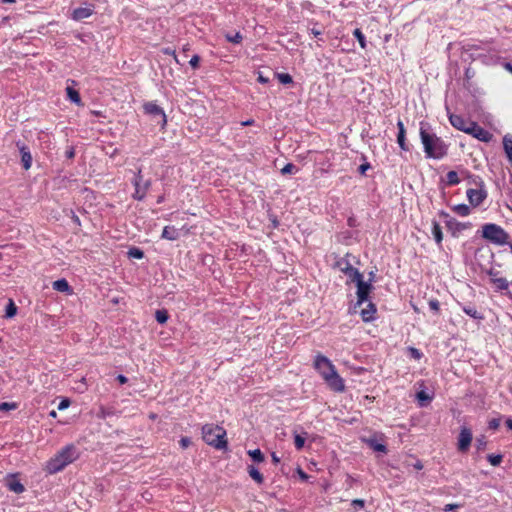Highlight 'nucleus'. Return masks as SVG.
I'll use <instances>...</instances> for the list:
<instances>
[{"mask_svg":"<svg viewBox=\"0 0 512 512\" xmlns=\"http://www.w3.org/2000/svg\"><path fill=\"white\" fill-rule=\"evenodd\" d=\"M314 367L331 390L335 392L345 390L344 379L338 374L335 366L327 357L317 355L314 360Z\"/></svg>","mask_w":512,"mask_h":512,"instance_id":"obj_1","label":"nucleus"},{"mask_svg":"<svg viewBox=\"0 0 512 512\" xmlns=\"http://www.w3.org/2000/svg\"><path fill=\"white\" fill-rule=\"evenodd\" d=\"M79 453L74 445L62 448L54 457L47 461L45 470L49 474H55L63 470L67 465L75 461Z\"/></svg>","mask_w":512,"mask_h":512,"instance_id":"obj_2","label":"nucleus"},{"mask_svg":"<svg viewBox=\"0 0 512 512\" xmlns=\"http://www.w3.org/2000/svg\"><path fill=\"white\" fill-rule=\"evenodd\" d=\"M420 138L424 151L429 158L440 159L446 152V145L435 134L428 132L423 126L420 128Z\"/></svg>","mask_w":512,"mask_h":512,"instance_id":"obj_3","label":"nucleus"},{"mask_svg":"<svg viewBox=\"0 0 512 512\" xmlns=\"http://www.w3.org/2000/svg\"><path fill=\"white\" fill-rule=\"evenodd\" d=\"M202 437L208 445L216 449H224L227 447V441L225 440L226 431L218 425H204L202 428Z\"/></svg>","mask_w":512,"mask_h":512,"instance_id":"obj_4","label":"nucleus"},{"mask_svg":"<svg viewBox=\"0 0 512 512\" xmlns=\"http://www.w3.org/2000/svg\"><path fill=\"white\" fill-rule=\"evenodd\" d=\"M482 237L497 245H504L509 240L508 233L502 227L493 223L485 224L482 227Z\"/></svg>","mask_w":512,"mask_h":512,"instance_id":"obj_5","label":"nucleus"},{"mask_svg":"<svg viewBox=\"0 0 512 512\" xmlns=\"http://www.w3.org/2000/svg\"><path fill=\"white\" fill-rule=\"evenodd\" d=\"M357 286V302L355 304V307H361L366 302L369 301L368 297L372 290V285L368 282H365L363 279L356 282Z\"/></svg>","mask_w":512,"mask_h":512,"instance_id":"obj_6","label":"nucleus"},{"mask_svg":"<svg viewBox=\"0 0 512 512\" xmlns=\"http://www.w3.org/2000/svg\"><path fill=\"white\" fill-rule=\"evenodd\" d=\"M467 134L472 135L478 140L483 142H489L492 138V134L487 130L483 129L476 122L472 121V125L469 127V130L466 132Z\"/></svg>","mask_w":512,"mask_h":512,"instance_id":"obj_7","label":"nucleus"},{"mask_svg":"<svg viewBox=\"0 0 512 512\" xmlns=\"http://www.w3.org/2000/svg\"><path fill=\"white\" fill-rule=\"evenodd\" d=\"M143 108H144L145 113L152 115L154 117H159L162 126L166 125V122H167L166 114L163 111V109L160 106H158L156 103L147 102L144 104Z\"/></svg>","mask_w":512,"mask_h":512,"instance_id":"obj_8","label":"nucleus"},{"mask_svg":"<svg viewBox=\"0 0 512 512\" xmlns=\"http://www.w3.org/2000/svg\"><path fill=\"white\" fill-rule=\"evenodd\" d=\"M449 121L454 128L465 133L469 130V127L472 125V121L470 119L464 118L463 116L457 114H450Z\"/></svg>","mask_w":512,"mask_h":512,"instance_id":"obj_9","label":"nucleus"},{"mask_svg":"<svg viewBox=\"0 0 512 512\" xmlns=\"http://www.w3.org/2000/svg\"><path fill=\"white\" fill-rule=\"evenodd\" d=\"M471 442H472L471 430L467 427H462L460 430L459 437H458V449L461 452L467 451Z\"/></svg>","mask_w":512,"mask_h":512,"instance_id":"obj_10","label":"nucleus"},{"mask_svg":"<svg viewBox=\"0 0 512 512\" xmlns=\"http://www.w3.org/2000/svg\"><path fill=\"white\" fill-rule=\"evenodd\" d=\"M149 185L148 181L142 183V177L138 174L134 179L135 193L133 197L137 200H142L147 193Z\"/></svg>","mask_w":512,"mask_h":512,"instance_id":"obj_11","label":"nucleus"},{"mask_svg":"<svg viewBox=\"0 0 512 512\" xmlns=\"http://www.w3.org/2000/svg\"><path fill=\"white\" fill-rule=\"evenodd\" d=\"M466 194L470 204L474 207L480 205L486 198V192L482 189H468Z\"/></svg>","mask_w":512,"mask_h":512,"instance_id":"obj_12","label":"nucleus"},{"mask_svg":"<svg viewBox=\"0 0 512 512\" xmlns=\"http://www.w3.org/2000/svg\"><path fill=\"white\" fill-rule=\"evenodd\" d=\"M17 147L21 153V161L25 170L31 168L32 165V156L29 149L22 143L18 142Z\"/></svg>","mask_w":512,"mask_h":512,"instance_id":"obj_13","label":"nucleus"},{"mask_svg":"<svg viewBox=\"0 0 512 512\" xmlns=\"http://www.w3.org/2000/svg\"><path fill=\"white\" fill-rule=\"evenodd\" d=\"M364 305H365V308L361 309L360 315H361L363 321H365V322L372 321L376 314V307L371 301L366 302Z\"/></svg>","mask_w":512,"mask_h":512,"instance_id":"obj_14","label":"nucleus"},{"mask_svg":"<svg viewBox=\"0 0 512 512\" xmlns=\"http://www.w3.org/2000/svg\"><path fill=\"white\" fill-rule=\"evenodd\" d=\"M491 282L495 288L499 291H506V294L511 298L512 294L509 290V282L506 278L496 277L495 275L491 278Z\"/></svg>","mask_w":512,"mask_h":512,"instance_id":"obj_15","label":"nucleus"},{"mask_svg":"<svg viewBox=\"0 0 512 512\" xmlns=\"http://www.w3.org/2000/svg\"><path fill=\"white\" fill-rule=\"evenodd\" d=\"M93 13V9L91 7H79L73 10L72 19L75 21H80L90 17Z\"/></svg>","mask_w":512,"mask_h":512,"instance_id":"obj_16","label":"nucleus"},{"mask_svg":"<svg viewBox=\"0 0 512 512\" xmlns=\"http://www.w3.org/2000/svg\"><path fill=\"white\" fill-rule=\"evenodd\" d=\"M397 126H398V135H397V143L398 145L400 146V148L404 151H408L409 148L406 144V137H405V128H404V124L401 120H398L397 122Z\"/></svg>","mask_w":512,"mask_h":512,"instance_id":"obj_17","label":"nucleus"},{"mask_svg":"<svg viewBox=\"0 0 512 512\" xmlns=\"http://www.w3.org/2000/svg\"><path fill=\"white\" fill-rule=\"evenodd\" d=\"M162 238L171 241L176 240L179 238V232L173 226H165L162 232Z\"/></svg>","mask_w":512,"mask_h":512,"instance_id":"obj_18","label":"nucleus"},{"mask_svg":"<svg viewBox=\"0 0 512 512\" xmlns=\"http://www.w3.org/2000/svg\"><path fill=\"white\" fill-rule=\"evenodd\" d=\"M345 275L348 277V279L351 282H354V283L363 279V275L356 268L352 267L350 264H347V271H346Z\"/></svg>","mask_w":512,"mask_h":512,"instance_id":"obj_19","label":"nucleus"},{"mask_svg":"<svg viewBox=\"0 0 512 512\" xmlns=\"http://www.w3.org/2000/svg\"><path fill=\"white\" fill-rule=\"evenodd\" d=\"M53 289L59 292L71 293V288L65 279H59L54 281Z\"/></svg>","mask_w":512,"mask_h":512,"instance_id":"obj_20","label":"nucleus"},{"mask_svg":"<svg viewBox=\"0 0 512 512\" xmlns=\"http://www.w3.org/2000/svg\"><path fill=\"white\" fill-rule=\"evenodd\" d=\"M452 211L460 216H468L470 214V208L466 204H457L452 207Z\"/></svg>","mask_w":512,"mask_h":512,"instance_id":"obj_21","label":"nucleus"},{"mask_svg":"<svg viewBox=\"0 0 512 512\" xmlns=\"http://www.w3.org/2000/svg\"><path fill=\"white\" fill-rule=\"evenodd\" d=\"M432 235L435 239V241L440 244L443 240V234H442V229L439 225V223L437 222H433V226H432Z\"/></svg>","mask_w":512,"mask_h":512,"instance_id":"obj_22","label":"nucleus"},{"mask_svg":"<svg viewBox=\"0 0 512 512\" xmlns=\"http://www.w3.org/2000/svg\"><path fill=\"white\" fill-rule=\"evenodd\" d=\"M248 472H249L250 477L254 481H256L259 484L263 483L264 478L257 468H255L254 466H249Z\"/></svg>","mask_w":512,"mask_h":512,"instance_id":"obj_23","label":"nucleus"},{"mask_svg":"<svg viewBox=\"0 0 512 512\" xmlns=\"http://www.w3.org/2000/svg\"><path fill=\"white\" fill-rule=\"evenodd\" d=\"M66 92H67V96H68V98H69L73 103H75V104H77V105H80V104H81V98H80V95H79V93H78L75 89H73V88H71V87H67V88H66Z\"/></svg>","mask_w":512,"mask_h":512,"instance_id":"obj_24","label":"nucleus"},{"mask_svg":"<svg viewBox=\"0 0 512 512\" xmlns=\"http://www.w3.org/2000/svg\"><path fill=\"white\" fill-rule=\"evenodd\" d=\"M367 443L369 444V446L374 450V451H377V452H382V453H386L387 449H386V446L382 443H379L377 442L376 440L374 439H369L367 441Z\"/></svg>","mask_w":512,"mask_h":512,"instance_id":"obj_25","label":"nucleus"},{"mask_svg":"<svg viewBox=\"0 0 512 512\" xmlns=\"http://www.w3.org/2000/svg\"><path fill=\"white\" fill-rule=\"evenodd\" d=\"M248 455L255 462L261 463V462L264 461V455H263V453L261 452L260 449L249 450L248 451Z\"/></svg>","mask_w":512,"mask_h":512,"instance_id":"obj_26","label":"nucleus"},{"mask_svg":"<svg viewBox=\"0 0 512 512\" xmlns=\"http://www.w3.org/2000/svg\"><path fill=\"white\" fill-rule=\"evenodd\" d=\"M448 185H456L460 182L458 173L456 171H449L446 175Z\"/></svg>","mask_w":512,"mask_h":512,"instance_id":"obj_27","label":"nucleus"},{"mask_svg":"<svg viewBox=\"0 0 512 512\" xmlns=\"http://www.w3.org/2000/svg\"><path fill=\"white\" fill-rule=\"evenodd\" d=\"M168 317H169L168 312L164 309L157 310L155 313V318H156L157 322H159L160 324L166 323V321L168 320Z\"/></svg>","mask_w":512,"mask_h":512,"instance_id":"obj_28","label":"nucleus"},{"mask_svg":"<svg viewBox=\"0 0 512 512\" xmlns=\"http://www.w3.org/2000/svg\"><path fill=\"white\" fill-rule=\"evenodd\" d=\"M225 38L227 41L234 43V44H239L243 40V36L240 32H236L234 35L226 34Z\"/></svg>","mask_w":512,"mask_h":512,"instance_id":"obj_29","label":"nucleus"},{"mask_svg":"<svg viewBox=\"0 0 512 512\" xmlns=\"http://www.w3.org/2000/svg\"><path fill=\"white\" fill-rule=\"evenodd\" d=\"M416 398L420 403V406H424L425 402L431 401V397L425 391H419L416 394Z\"/></svg>","mask_w":512,"mask_h":512,"instance_id":"obj_30","label":"nucleus"},{"mask_svg":"<svg viewBox=\"0 0 512 512\" xmlns=\"http://www.w3.org/2000/svg\"><path fill=\"white\" fill-rule=\"evenodd\" d=\"M17 313V307L15 306L14 302L12 300L9 301V304L6 307V317L12 318Z\"/></svg>","mask_w":512,"mask_h":512,"instance_id":"obj_31","label":"nucleus"},{"mask_svg":"<svg viewBox=\"0 0 512 512\" xmlns=\"http://www.w3.org/2000/svg\"><path fill=\"white\" fill-rule=\"evenodd\" d=\"M353 35L358 40L361 48H365L366 47V40H365V36L361 32V30L360 29H355L354 32H353Z\"/></svg>","mask_w":512,"mask_h":512,"instance_id":"obj_32","label":"nucleus"},{"mask_svg":"<svg viewBox=\"0 0 512 512\" xmlns=\"http://www.w3.org/2000/svg\"><path fill=\"white\" fill-rule=\"evenodd\" d=\"M294 444L297 450H301L305 444V437L300 434L294 435Z\"/></svg>","mask_w":512,"mask_h":512,"instance_id":"obj_33","label":"nucleus"},{"mask_svg":"<svg viewBox=\"0 0 512 512\" xmlns=\"http://www.w3.org/2000/svg\"><path fill=\"white\" fill-rule=\"evenodd\" d=\"M463 311H464L467 315L471 316V317H472V318H474V319H482V318H483L475 308H472V307H464V308H463Z\"/></svg>","mask_w":512,"mask_h":512,"instance_id":"obj_34","label":"nucleus"},{"mask_svg":"<svg viewBox=\"0 0 512 512\" xmlns=\"http://www.w3.org/2000/svg\"><path fill=\"white\" fill-rule=\"evenodd\" d=\"M128 256L131 258H135V259H142L144 256V253L142 250H140L138 248H131L128 251Z\"/></svg>","mask_w":512,"mask_h":512,"instance_id":"obj_35","label":"nucleus"},{"mask_svg":"<svg viewBox=\"0 0 512 512\" xmlns=\"http://www.w3.org/2000/svg\"><path fill=\"white\" fill-rule=\"evenodd\" d=\"M487 458L492 466H498L502 462V455H500V454H498V455L490 454V455H488Z\"/></svg>","mask_w":512,"mask_h":512,"instance_id":"obj_36","label":"nucleus"},{"mask_svg":"<svg viewBox=\"0 0 512 512\" xmlns=\"http://www.w3.org/2000/svg\"><path fill=\"white\" fill-rule=\"evenodd\" d=\"M277 78L282 84H290L293 81L292 77L287 73H278Z\"/></svg>","mask_w":512,"mask_h":512,"instance_id":"obj_37","label":"nucleus"},{"mask_svg":"<svg viewBox=\"0 0 512 512\" xmlns=\"http://www.w3.org/2000/svg\"><path fill=\"white\" fill-rule=\"evenodd\" d=\"M408 352H409L410 356L412 358H414L415 360H420L423 356L422 352L414 347H409Z\"/></svg>","mask_w":512,"mask_h":512,"instance_id":"obj_38","label":"nucleus"},{"mask_svg":"<svg viewBox=\"0 0 512 512\" xmlns=\"http://www.w3.org/2000/svg\"><path fill=\"white\" fill-rule=\"evenodd\" d=\"M17 408L15 403L3 402L0 403V411L14 410Z\"/></svg>","mask_w":512,"mask_h":512,"instance_id":"obj_39","label":"nucleus"},{"mask_svg":"<svg viewBox=\"0 0 512 512\" xmlns=\"http://www.w3.org/2000/svg\"><path fill=\"white\" fill-rule=\"evenodd\" d=\"M10 490L16 493H22L24 491V486L19 482H13L10 484Z\"/></svg>","mask_w":512,"mask_h":512,"instance_id":"obj_40","label":"nucleus"},{"mask_svg":"<svg viewBox=\"0 0 512 512\" xmlns=\"http://www.w3.org/2000/svg\"><path fill=\"white\" fill-rule=\"evenodd\" d=\"M295 171L296 167L291 163L286 164L281 170L282 174L294 173Z\"/></svg>","mask_w":512,"mask_h":512,"instance_id":"obj_41","label":"nucleus"},{"mask_svg":"<svg viewBox=\"0 0 512 512\" xmlns=\"http://www.w3.org/2000/svg\"><path fill=\"white\" fill-rule=\"evenodd\" d=\"M429 307H430V309H431V310H433V311H435V312H438V311H439V309H440V303H439V301H438V300H436V299H431V300L429 301Z\"/></svg>","mask_w":512,"mask_h":512,"instance_id":"obj_42","label":"nucleus"},{"mask_svg":"<svg viewBox=\"0 0 512 512\" xmlns=\"http://www.w3.org/2000/svg\"><path fill=\"white\" fill-rule=\"evenodd\" d=\"M70 406V400L68 398H63L58 404V410H65Z\"/></svg>","mask_w":512,"mask_h":512,"instance_id":"obj_43","label":"nucleus"},{"mask_svg":"<svg viewBox=\"0 0 512 512\" xmlns=\"http://www.w3.org/2000/svg\"><path fill=\"white\" fill-rule=\"evenodd\" d=\"M488 426L490 429L496 430L500 426V419H498V418L491 419L488 423Z\"/></svg>","mask_w":512,"mask_h":512,"instance_id":"obj_44","label":"nucleus"},{"mask_svg":"<svg viewBox=\"0 0 512 512\" xmlns=\"http://www.w3.org/2000/svg\"><path fill=\"white\" fill-rule=\"evenodd\" d=\"M199 62H200V58H199V56L194 55V56L190 59L189 64H190V65L195 69V68H197V67H198Z\"/></svg>","mask_w":512,"mask_h":512,"instance_id":"obj_45","label":"nucleus"},{"mask_svg":"<svg viewBox=\"0 0 512 512\" xmlns=\"http://www.w3.org/2000/svg\"><path fill=\"white\" fill-rule=\"evenodd\" d=\"M180 445L183 449L187 448L191 444V440L188 437H183L180 440Z\"/></svg>","mask_w":512,"mask_h":512,"instance_id":"obj_46","label":"nucleus"},{"mask_svg":"<svg viewBox=\"0 0 512 512\" xmlns=\"http://www.w3.org/2000/svg\"><path fill=\"white\" fill-rule=\"evenodd\" d=\"M459 507L458 504H446L444 506V511L445 512H452V511H455L457 508Z\"/></svg>","mask_w":512,"mask_h":512,"instance_id":"obj_47","label":"nucleus"},{"mask_svg":"<svg viewBox=\"0 0 512 512\" xmlns=\"http://www.w3.org/2000/svg\"><path fill=\"white\" fill-rule=\"evenodd\" d=\"M364 500L362 499H355L351 502V505L357 508H363L364 507Z\"/></svg>","mask_w":512,"mask_h":512,"instance_id":"obj_48","label":"nucleus"},{"mask_svg":"<svg viewBox=\"0 0 512 512\" xmlns=\"http://www.w3.org/2000/svg\"><path fill=\"white\" fill-rule=\"evenodd\" d=\"M117 380L121 383V384H125L127 383L128 379L124 376V375H118L117 376Z\"/></svg>","mask_w":512,"mask_h":512,"instance_id":"obj_49","label":"nucleus"},{"mask_svg":"<svg viewBox=\"0 0 512 512\" xmlns=\"http://www.w3.org/2000/svg\"><path fill=\"white\" fill-rule=\"evenodd\" d=\"M258 81L265 84L268 83L269 79L267 77H264L262 74H259Z\"/></svg>","mask_w":512,"mask_h":512,"instance_id":"obj_50","label":"nucleus"},{"mask_svg":"<svg viewBox=\"0 0 512 512\" xmlns=\"http://www.w3.org/2000/svg\"><path fill=\"white\" fill-rule=\"evenodd\" d=\"M347 264H349L348 262L344 263V265H342V263H339V267H340V270L346 274V271H347Z\"/></svg>","mask_w":512,"mask_h":512,"instance_id":"obj_51","label":"nucleus"},{"mask_svg":"<svg viewBox=\"0 0 512 512\" xmlns=\"http://www.w3.org/2000/svg\"><path fill=\"white\" fill-rule=\"evenodd\" d=\"M368 168L369 164H362L359 169L361 173H364Z\"/></svg>","mask_w":512,"mask_h":512,"instance_id":"obj_52","label":"nucleus"},{"mask_svg":"<svg viewBox=\"0 0 512 512\" xmlns=\"http://www.w3.org/2000/svg\"><path fill=\"white\" fill-rule=\"evenodd\" d=\"M272 460L275 464L280 462V458L276 455V453H272Z\"/></svg>","mask_w":512,"mask_h":512,"instance_id":"obj_53","label":"nucleus"},{"mask_svg":"<svg viewBox=\"0 0 512 512\" xmlns=\"http://www.w3.org/2000/svg\"><path fill=\"white\" fill-rule=\"evenodd\" d=\"M504 68L509 71L510 73H512V64L510 63H505L504 64Z\"/></svg>","mask_w":512,"mask_h":512,"instance_id":"obj_54","label":"nucleus"},{"mask_svg":"<svg viewBox=\"0 0 512 512\" xmlns=\"http://www.w3.org/2000/svg\"><path fill=\"white\" fill-rule=\"evenodd\" d=\"M506 426H507L510 430H512V419H511V418H509V419H507V420H506Z\"/></svg>","mask_w":512,"mask_h":512,"instance_id":"obj_55","label":"nucleus"},{"mask_svg":"<svg viewBox=\"0 0 512 512\" xmlns=\"http://www.w3.org/2000/svg\"><path fill=\"white\" fill-rule=\"evenodd\" d=\"M311 33L314 35V36H318L321 34V32L319 30H316V29H312L311 30Z\"/></svg>","mask_w":512,"mask_h":512,"instance_id":"obj_56","label":"nucleus"},{"mask_svg":"<svg viewBox=\"0 0 512 512\" xmlns=\"http://www.w3.org/2000/svg\"><path fill=\"white\" fill-rule=\"evenodd\" d=\"M253 123V120L244 121L241 123L242 126L251 125Z\"/></svg>","mask_w":512,"mask_h":512,"instance_id":"obj_57","label":"nucleus"},{"mask_svg":"<svg viewBox=\"0 0 512 512\" xmlns=\"http://www.w3.org/2000/svg\"><path fill=\"white\" fill-rule=\"evenodd\" d=\"M299 475L302 479H307V475L303 471H299Z\"/></svg>","mask_w":512,"mask_h":512,"instance_id":"obj_58","label":"nucleus"},{"mask_svg":"<svg viewBox=\"0 0 512 512\" xmlns=\"http://www.w3.org/2000/svg\"><path fill=\"white\" fill-rule=\"evenodd\" d=\"M166 54H169V55H174V51L170 50V49H165L164 51Z\"/></svg>","mask_w":512,"mask_h":512,"instance_id":"obj_59","label":"nucleus"},{"mask_svg":"<svg viewBox=\"0 0 512 512\" xmlns=\"http://www.w3.org/2000/svg\"><path fill=\"white\" fill-rule=\"evenodd\" d=\"M2 1H3V3H14L15 2V0H2Z\"/></svg>","mask_w":512,"mask_h":512,"instance_id":"obj_60","label":"nucleus"},{"mask_svg":"<svg viewBox=\"0 0 512 512\" xmlns=\"http://www.w3.org/2000/svg\"><path fill=\"white\" fill-rule=\"evenodd\" d=\"M50 416H52V417H56V412H55V411H51V412H50Z\"/></svg>","mask_w":512,"mask_h":512,"instance_id":"obj_61","label":"nucleus"},{"mask_svg":"<svg viewBox=\"0 0 512 512\" xmlns=\"http://www.w3.org/2000/svg\"><path fill=\"white\" fill-rule=\"evenodd\" d=\"M466 227H467V226H466V225H464V224H463V225H461V228H462V229H465Z\"/></svg>","mask_w":512,"mask_h":512,"instance_id":"obj_62","label":"nucleus"}]
</instances>
